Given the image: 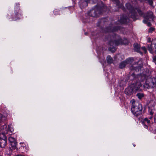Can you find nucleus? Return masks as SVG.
<instances>
[{
    "label": "nucleus",
    "instance_id": "nucleus-22",
    "mask_svg": "<svg viewBox=\"0 0 156 156\" xmlns=\"http://www.w3.org/2000/svg\"><path fill=\"white\" fill-rule=\"evenodd\" d=\"M127 22V19H125V20H122L121 19L120 20V23H125L126 22Z\"/></svg>",
    "mask_w": 156,
    "mask_h": 156
},
{
    "label": "nucleus",
    "instance_id": "nucleus-12",
    "mask_svg": "<svg viewBox=\"0 0 156 156\" xmlns=\"http://www.w3.org/2000/svg\"><path fill=\"white\" fill-rule=\"evenodd\" d=\"M134 91L131 87V85L125 90V94L128 95H130L134 92Z\"/></svg>",
    "mask_w": 156,
    "mask_h": 156
},
{
    "label": "nucleus",
    "instance_id": "nucleus-20",
    "mask_svg": "<svg viewBox=\"0 0 156 156\" xmlns=\"http://www.w3.org/2000/svg\"><path fill=\"white\" fill-rule=\"evenodd\" d=\"M8 149L9 151L10 150L11 151L15 150L17 151L18 149L17 147H9Z\"/></svg>",
    "mask_w": 156,
    "mask_h": 156
},
{
    "label": "nucleus",
    "instance_id": "nucleus-10",
    "mask_svg": "<svg viewBox=\"0 0 156 156\" xmlns=\"http://www.w3.org/2000/svg\"><path fill=\"white\" fill-rule=\"evenodd\" d=\"M141 67V66H139L137 64L135 63L131 66L130 67V69L131 70H135L137 72L139 71Z\"/></svg>",
    "mask_w": 156,
    "mask_h": 156
},
{
    "label": "nucleus",
    "instance_id": "nucleus-29",
    "mask_svg": "<svg viewBox=\"0 0 156 156\" xmlns=\"http://www.w3.org/2000/svg\"><path fill=\"white\" fill-rule=\"evenodd\" d=\"M92 12L95 13V11H92Z\"/></svg>",
    "mask_w": 156,
    "mask_h": 156
},
{
    "label": "nucleus",
    "instance_id": "nucleus-16",
    "mask_svg": "<svg viewBox=\"0 0 156 156\" xmlns=\"http://www.w3.org/2000/svg\"><path fill=\"white\" fill-rule=\"evenodd\" d=\"M6 119V118L0 114V124Z\"/></svg>",
    "mask_w": 156,
    "mask_h": 156
},
{
    "label": "nucleus",
    "instance_id": "nucleus-15",
    "mask_svg": "<svg viewBox=\"0 0 156 156\" xmlns=\"http://www.w3.org/2000/svg\"><path fill=\"white\" fill-rule=\"evenodd\" d=\"M134 50L136 52H139L140 49V45L137 44L135 43L134 45Z\"/></svg>",
    "mask_w": 156,
    "mask_h": 156
},
{
    "label": "nucleus",
    "instance_id": "nucleus-23",
    "mask_svg": "<svg viewBox=\"0 0 156 156\" xmlns=\"http://www.w3.org/2000/svg\"><path fill=\"white\" fill-rule=\"evenodd\" d=\"M154 28H152V27H151V28H150L149 32H151L152 31H154Z\"/></svg>",
    "mask_w": 156,
    "mask_h": 156
},
{
    "label": "nucleus",
    "instance_id": "nucleus-24",
    "mask_svg": "<svg viewBox=\"0 0 156 156\" xmlns=\"http://www.w3.org/2000/svg\"><path fill=\"white\" fill-rule=\"evenodd\" d=\"M153 61L156 65V56H154L153 58Z\"/></svg>",
    "mask_w": 156,
    "mask_h": 156
},
{
    "label": "nucleus",
    "instance_id": "nucleus-27",
    "mask_svg": "<svg viewBox=\"0 0 156 156\" xmlns=\"http://www.w3.org/2000/svg\"><path fill=\"white\" fill-rule=\"evenodd\" d=\"M16 156H24L23 155H17Z\"/></svg>",
    "mask_w": 156,
    "mask_h": 156
},
{
    "label": "nucleus",
    "instance_id": "nucleus-2",
    "mask_svg": "<svg viewBox=\"0 0 156 156\" xmlns=\"http://www.w3.org/2000/svg\"><path fill=\"white\" fill-rule=\"evenodd\" d=\"M149 112L150 113L151 116L148 117H146L142 120V123L144 127L146 129H148V127L153 123V115L154 112L152 109H149Z\"/></svg>",
    "mask_w": 156,
    "mask_h": 156
},
{
    "label": "nucleus",
    "instance_id": "nucleus-9",
    "mask_svg": "<svg viewBox=\"0 0 156 156\" xmlns=\"http://www.w3.org/2000/svg\"><path fill=\"white\" fill-rule=\"evenodd\" d=\"M156 48V39L153 40L151 45L148 46V49L150 52L153 53L154 49Z\"/></svg>",
    "mask_w": 156,
    "mask_h": 156
},
{
    "label": "nucleus",
    "instance_id": "nucleus-11",
    "mask_svg": "<svg viewBox=\"0 0 156 156\" xmlns=\"http://www.w3.org/2000/svg\"><path fill=\"white\" fill-rule=\"evenodd\" d=\"M4 129L5 130V131H6L7 133H8L9 132L10 133H12L13 131V129L12 127V125H10L8 126V127H7V126L5 125L3 126Z\"/></svg>",
    "mask_w": 156,
    "mask_h": 156
},
{
    "label": "nucleus",
    "instance_id": "nucleus-14",
    "mask_svg": "<svg viewBox=\"0 0 156 156\" xmlns=\"http://www.w3.org/2000/svg\"><path fill=\"white\" fill-rule=\"evenodd\" d=\"M7 140L0 139V146H5L6 144Z\"/></svg>",
    "mask_w": 156,
    "mask_h": 156
},
{
    "label": "nucleus",
    "instance_id": "nucleus-33",
    "mask_svg": "<svg viewBox=\"0 0 156 156\" xmlns=\"http://www.w3.org/2000/svg\"><path fill=\"white\" fill-rule=\"evenodd\" d=\"M112 31V30H109V31ZM112 31H113V30H112Z\"/></svg>",
    "mask_w": 156,
    "mask_h": 156
},
{
    "label": "nucleus",
    "instance_id": "nucleus-7",
    "mask_svg": "<svg viewBox=\"0 0 156 156\" xmlns=\"http://www.w3.org/2000/svg\"><path fill=\"white\" fill-rule=\"evenodd\" d=\"M141 87V84L140 82H137L131 84V87L132 88L134 92L137 91H140L141 90L140 88Z\"/></svg>",
    "mask_w": 156,
    "mask_h": 156
},
{
    "label": "nucleus",
    "instance_id": "nucleus-18",
    "mask_svg": "<svg viewBox=\"0 0 156 156\" xmlns=\"http://www.w3.org/2000/svg\"><path fill=\"white\" fill-rule=\"evenodd\" d=\"M0 139L7 140L6 137L4 133L0 134Z\"/></svg>",
    "mask_w": 156,
    "mask_h": 156
},
{
    "label": "nucleus",
    "instance_id": "nucleus-19",
    "mask_svg": "<svg viewBox=\"0 0 156 156\" xmlns=\"http://www.w3.org/2000/svg\"><path fill=\"white\" fill-rule=\"evenodd\" d=\"M84 1L83 2V7H86L87 5L88 2L90 1V0H84Z\"/></svg>",
    "mask_w": 156,
    "mask_h": 156
},
{
    "label": "nucleus",
    "instance_id": "nucleus-34",
    "mask_svg": "<svg viewBox=\"0 0 156 156\" xmlns=\"http://www.w3.org/2000/svg\"><path fill=\"white\" fill-rule=\"evenodd\" d=\"M116 29H114V30H115Z\"/></svg>",
    "mask_w": 156,
    "mask_h": 156
},
{
    "label": "nucleus",
    "instance_id": "nucleus-13",
    "mask_svg": "<svg viewBox=\"0 0 156 156\" xmlns=\"http://www.w3.org/2000/svg\"><path fill=\"white\" fill-rule=\"evenodd\" d=\"M9 140L11 143L10 145L12 146H16L17 143L15 138L11 137H10L9 139Z\"/></svg>",
    "mask_w": 156,
    "mask_h": 156
},
{
    "label": "nucleus",
    "instance_id": "nucleus-26",
    "mask_svg": "<svg viewBox=\"0 0 156 156\" xmlns=\"http://www.w3.org/2000/svg\"><path fill=\"white\" fill-rule=\"evenodd\" d=\"M151 41V38H148V42H150Z\"/></svg>",
    "mask_w": 156,
    "mask_h": 156
},
{
    "label": "nucleus",
    "instance_id": "nucleus-1",
    "mask_svg": "<svg viewBox=\"0 0 156 156\" xmlns=\"http://www.w3.org/2000/svg\"><path fill=\"white\" fill-rule=\"evenodd\" d=\"M131 102L132 103L131 111L135 116H137L141 113L142 108V105L133 99L131 100Z\"/></svg>",
    "mask_w": 156,
    "mask_h": 156
},
{
    "label": "nucleus",
    "instance_id": "nucleus-21",
    "mask_svg": "<svg viewBox=\"0 0 156 156\" xmlns=\"http://www.w3.org/2000/svg\"><path fill=\"white\" fill-rule=\"evenodd\" d=\"M136 96L139 99H140L144 96V94L142 93H138L137 94Z\"/></svg>",
    "mask_w": 156,
    "mask_h": 156
},
{
    "label": "nucleus",
    "instance_id": "nucleus-31",
    "mask_svg": "<svg viewBox=\"0 0 156 156\" xmlns=\"http://www.w3.org/2000/svg\"><path fill=\"white\" fill-rule=\"evenodd\" d=\"M92 16H96V15L95 14V15L94 16L92 15Z\"/></svg>",
    "mask_w": 156,
    "mask_h": 156
},
{
    "label": "nucleus",
    "instance_id": "nucleus-30",
    "mask_svg": "<svg viewBox=\"0 0 156 156\" xmlns=\"http://www.w3.org/2000/svg\"><path fill=\"white\" fill-rule=\"evenodd\" d=\"M109 49L110 50H111V48L109 47Z\"/></svg>",
    "mask_w": 156,
    "mask_h": 156
},
{
    "label": "nucleus",
    "instance_id": "nucleus-3",
    "mask_svg": "<svg viewBox=\"0 0 156 156\" xmlns=\"http://www.w3.org/2000/svg\"><path fill=\"white\" fill-rule=\"evenodd\" d=\"M126 6L130 12L129 16L133 19L136 18L137 12H138L140 16L142 15V13L139 9L136 8L134 9L129 3L127 4Z\"/></svg>",
    "mask_w": 156,
    "mask_h": 156
},
{
    "label": "nucleus",
    "instance_id": "nucleus-32",
    "mask_svg": "<svg viewBox=\"0 0 156 156\" xmlns=\"http://www.w3.org/2000/svg\"><path fill=\"white\" fill-rule=\"evenodd\" d=\"M85 35H86V34H87V33H85Z\"/></svg>",
    "mask_w": 156,
    "mask_h": 156
},
{
    "label": "nucleus",
    "instance_id": "nucleus-5",
    "mask_svg": "<svg viewBox=\"0 0 156 156\" xmlns=\"http://www.w3.org/2000/svg\"><path fill=\"white\" fill-rule=\"evenodd\" d=\"M156 85V79L154 77L148 78L146 81L144 86V88L148 89L153 88Z\"/></svg>",
    "mask_w": 156,
    "mask_h": 156
},
{
    "label": "nucleus",
    "instance_id": "nucleus-28",
    "mask_svg": "<svg viewBox=\"0 0 156 156\" xmlns=\"http://www.w3.org/2000/svg\"><path fill=\"white\" fill-rule=\"evenodd\" d=\"M93 0L94 2H96L98 0Z\"/></svg>",
    "mask_w": 156,
    "mask_h": 156
},
{
    "label": "nucleus",
    "instance_id": "nucleus-17",
    "mask_svg": "<svg viewBox=\"0 0 156 156\" xmlns=\"http://www.w3.org/2000/svg\"><path fill=\"white\" fill-rule=\"evenodd\" d=\"M107 62L109 63H112L113 61L112 58L109 55L107 57Z\"/></svg>",
    "mask_w": 156,
    "mask_h": 156
},
{
    "label": "nucleus",
    "instance_id": "nucleus-25",
    "mask_svg": "<svg viewBox=\"0 0 156 156\" xmlns=\"http://www.w3.org/2000/svg\"><path fill=\"white\" fill-rule=\"evenodd\" d=\"M141 48L145 52H146V49L145 47H142Z\"/></svg>",
    "mask_w": 156,
    "mask_h": 156
},
{
    "label": "nucleus",
    "instance_id": "nucleus-6",
    "mask_svg": "<svg viewBox=\"0 0 156 156\" xmlns=\"http://www.w3.org/2000/svg\"><path fill=\"white\" fill-rule=\"evenodd\" d=\"M144 19L143 20V22L145 23H147L148 26H151V24L150 21L153 20V17L152 12H150L149 14H147L146 15H144Z\"/></svg>",
    "mask_w": 156,
    "mask_h": 156
},
{
    "label": "nucleus",
    "instance_id": "nucleus-4",
    "mask_svg": "<svg viewBox=\"0 0 156 156\" xmlns=\"http://www.w3.org/2000/svg\"><path fill=\"white\" fill-rule=\"evenodd\" d=\"M111 40L109 41V44L111 46L117 45L119 44H122L121 38L118 35H115L111 37Z\"/></svg>",
    "mask_w": 156,
    "mask_h": 156
},
{
    "label": "nucleus",
    "instance_id": "nucleus-8",
    "mask_svg": "<svg viewBox=\"0 0 156 156\" xmlns=\"http://www.w3.org/2000/svg\"><path fill=\"white\" fill-rule=\"evenodd\" d=\"M133 61V59L131 58H129L126 59L124 61L120 63L119 67L121 69L124 68L126 65L128 64H130Z\"/></svg>",
    "mask_w": 156,
    "mask_h": 156
}]
</instances>
